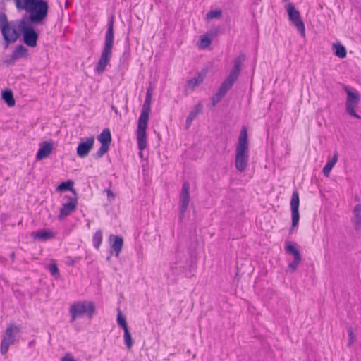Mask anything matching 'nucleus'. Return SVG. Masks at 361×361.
I'll list each match as a JSON object with an SVG mask.
<instances>
[{
    "label": "nucleus",
    "instance_id": "nucleus-1",
    "mask_svg": "<svg viewBox=\"0 0 361 361\" xmlns=\"http://www.w3.org/2000/svg\"><path fill=\"white\" fill-rule=\"evenodd\" d=\"M246 56L244 54H240L233 61V66L231 68L228 75L221 84L216 94L211 98L212 106H215L226 94L228 91L231 90L237 81L242 69L243 62L245 61Z\"/></svg>",
    "mask_w": 361,
    "mask_h": 361
},
{
    "label": "nucleus",
    "instance_id": "nucleus-2",
    "mask_svg": "<svg viewBox=\"0 0 361 361\" xmlns=\"http://www.w3.org/2000/svg\"><path fill=\"white\" fill-rule=\"evenodd\" d=\"M23 9L29 13V21L32 24H40L48 16L49 0H25Z\"/></svg>",
    "mask_w": 361,
    "mask_h": 361
},
{
    "label": "nucleus",
    "instance_id": "nucleus-3",
    "mask_svg": "<svg viewBox=\"0 0 361 361\" xmlns=\"http://www.w3.org/2000/svg\"><path fill=\"white\" fill-rule=\"evenodd\" d=\"M107 27V30L105 35L104 46L101 56L95 67V71L98 73H102L105 71L106 66L110 63L112 56V49L114 40V16H111L109 19Z\"/></svg>",
    "mask_w": 361,
    "mask_h": 361
},
{
    "label": "nucleus",
    "instance_id": "nucleus-4",
    "mask_svg": "<svg viewBox=\"0 0 361 361\" xmlns=\"http://www.w3.org/2000/svg\"><path fill=\"white\" fill-rule=\"evenodd\" d=\"M249 161V143L247 129L243 126L238 140L235 149V166L240 172H244Z\"/></svg>",
    "mask_w": 361,
    "mask_h": 361
},
{
    "label": "nucleus",
    "instance_id": "nucleus-5",
    "mask_svg": "<svg viewBox=\"0 0 361 361\" xmlns=\"http://www.w3.org/2000/svg\"><path fill=\"white\" fill-rule=\"evenodd\" d=\"M95 305L92 301H78L73 302L69 307L70 322L73 323L78 318L87 316L91 319L95 314Z\"/></svg>",
    "mask_w": 361,
    "mask_h": 361
},
{
    "label": "nucleus",
    "instance_id": "nucleus-6",
    "mask_svg": "<svg viewBox=\"0 0 361 361\" xmlns=\"http://www.w3.org/2000/svg\"><path fill=\"white\" fill-rule=\"evenodd\" d=\"M149 113L150 112L141 111V114L138 119L137 129V142L138 149L140 151L144 150L147 147L146 129L148 125Z\"/></svg>",
    "mask_w": 361,
    "mask_h": 361
},
{
    "label": "nucleus",
    "instance_id": "nucleus-7",
    "mask_svg": "<svg viewBox=\"0 0 361 361\" xmlns=\"http://www.w3.org/2000/svg\"><path fill=\"white\" fill-rule=\"evenodd\" d=\"M342 87L343 90L347 94V99L345 103L347 113L355 118H361V116L358 115L355 111V108L358 105L360 99L357 91L355 89L353 90L348 85L345 84H343Z\"/></svg>",
    "mask_w": 361,
    "mask_h": 361
},
{
    "label": "nucleus",
    "instance_id": "nucleus-8",
    "mask_svg": "<svg viewBox=\"0 0 361 361\" xmlns=\"http://www.w3.org/2000/svg\"><path fill=\"white\" fill-rule=\"evenodd\" d=\"M19 27L23 34V42L30 47H35L37 45L39 35L32 23L22 20Z\"/></svg>",
    "mask_w": 361,
    "mask_h": 361
},
{
    "label": "nucleus",
    "instance_id": "nucleus-9",
    "mask_svg": "<svg viewBox=\"0 0 361 361\" xmlns=\"http://www.w3.org/2000/svg\"><path fill=\"white\" fill-rule=\"evenodd\" d=\"M20 329L16 325L9 324L6 330V335L1 342L0 351L5 355L8 351L9 346L14 343L16 334L20 332Z\"/></svg>",
    "mask_w": 361,
    "mask_h": 361
},
{
    "label": "nucleus",
    "instance_id": "nucleus-10",
    "mask_svg": "<svg viewBox=\"0 0 361 361\" xmlns=\"http://www.w3.org/2000/svg\"><path fill=\"white\" fill-rule=\"evenodd\" d=\"M287 12L288 14L289 20L295 25L297 30L300 32L302 36L305 35V27L303 21L301 19L300 12L295 8L293 4L290 3L287 7Z\"/></svg>",
    "mask_w": 361,
    "mask_h": 361
},
{
    "label": "nucleus",
    "instance_id": "nucleus-11",
    "mask_svg": "<svg viewBox=\"0 0 361 361\" xmlns=\"http://www.w3.org/2000/svg\"><path fill=\"white\" fill-rule=\"evenodd\" d=\"M190 183L188 181H185L183 183L182 189L180 195V216H179V221H182L185 213L186 212L189 202H190Z\"/></svg>",
    "mask_w": 361,
    "mask_h": 361
},
{
    "label": "nucleus",
    "instance_id": "nucleus-12",
    "mask_svg": "<svg viewBox=\"0 0 361 361\" xmlns=\"http://www.w3.org/2000/svg\"><path fill=\"white\" fill-rule=\"evenodd\" d=\"M300 197L299 193L297 190L293 191L290 200V209L292 217V228L290 229V233L294 227H296L300 220L299 213Z\"/></svg>",
    "mask_w": 361,
    "mask_h": 361
},
{
    "label": "nucleus",
    "instance_id": "nucleus-13",
    "mask_svg": "<svg viewBox=\"0 0 361 361\" xmlns=\"http://www.w3.org/2000/svg\"><path fill=\"white\" fill-rule=\"evenodd\" d=\"M68 199L67 202L62 204L58 216L59 220H63L66 217L73 212L77 207L78 200L76 197H66Z\"/></svg>",
    "mask_w": 361,
    "mask_h": 361
},
{
    "label": "nucleus",
    "instance_id": "nucleus-14",
    "mask_svg": "<svg viewBox=\"0 0 361 361\" xmlns=\"http://www.w3.org/2000/svg\"><path fill=\"white\" fill-rule=\"evenodd\" d=\"M186 257L180 252H176V260L171 263V270L173 274L179 276L185 274L186 270Z\"/></svg>",
    "mask_w": 361,
    "mask_h": 361
},
{
    "label": "nucleus",
    "instance_id": "nucleus-15",
    "mask_svg": "<svg viewBox=\"0 0 361 361\" xmlns=\"http://www.w3.org/2000/svg\"><path fill=\"white\" fill-rule=\"evenodd\" d=\"M94 143L93 136L87 137L85 141H81L77 147V155L80 158L86 157L93 148Z\"/></svg>",
    "mask_w": 361,
    "mask_h": 361
},
{
    "label": "nucleus",
    "instance_id": "nucleus-16",
    "mask_svg": "<svg viewBox=\"0 0 361 361\" xmlns=\"http://www.w3.org/2000/svg\"><path fill=\"white\" fill-rule=\"evenodd\" d=\"M206 73L207 71H204V73L202 71L201 73H199L197 75L188 80L184 89L185 94H188L189 90L193 91L196 87L202 84L204 81Z\"/></svg>",
    "mask_w": 361,
    "mask_h": 361
},
{
    "label": "nucleus",
    "instance_id": "nucleus-17",
    "mask_svg": "<svg viewBox=\"0 0 361 361\" xmlns=\"http://www.w3.org/2000/svg\"><path fill=\"white\" fill-rule=\"evenodd\" d=\"M53 151V143L45 141L40 144V147L36 154L37 160H42L49 156Z\"/></svg>",
    "mask_w": 361,
    "mask_h": 361
},
{
    "label": "nucleus",
    "instance_id": "nucleus-18",
    "mask_svg": "<svg viewBox=\"0 0 361 361\" xmlns=\"http://www.w3.org/2000/svg\"><path fill=\"white\" fill-rule=\"evenodd\" d=\"M109 241L112 242L111 248L115 252V255L118 257L120 255L122 247L123 246V238L118 235H111L109 236Z\"/></svg>",
    "mask_w": 361,
    "mask_h": 361
},
{
    "label": "nucleus",
    "instance_id": "nucleus-19",
    "mask_svg": "<svg viewBox=\"0 0 361 361\" xmlns=\"http://www.w3.org/2000/svg\"><path fill=\"white\" fill-rule=\"evenodd\" d=\"M6 37H3L5 42L4 48L6 49L11 43L15 42L19 37V33L15 27H13L8 24V29L6 31Z\"/></svg>",
    "mask_w": 361,
    "mask_h": 361
},
{
    "label": "nucleus",
    "instance_id": "nucleus-20",
    "mask_svg": "<svg viewBox=\"0 0 361 361\" xmlns=\"http://www.w3.org/2000/svg\"><path fill=\"white\" fill-rule=\"evenodd\" d=\"M32 236L35 240L46 241L54 238V234L51 231L40 230L37 232H33Z\"/></svg>",
    "mask_w": 361,
    "mask_h": 361
},
{
    "label": "nucleus",
    "instance_id": "nucleus-21",
    "mask_svg": "<svg viewBox=\"0 0 361 361\" xmlns=\"http://www.w3.org/2000/svg\"><path fill=\"white\" fill-rule=\"evenodd\" d=\"M202 111V105L197 104L195 108L189 113L185 122V129H189L193 120L197 116V115Z\"/></svg>",
    "mask_w": 361,
    "mask_h": 361
},
{
    "label": "nucleus",
    "instance_id": "nucleus-22",
    "mask_svg": "<svg viewBox=\"0 0 361 361\" xmlns=\"http://www.w3.org/2000/svg\"><path fill=\"white\" fill-rule=\"evenodd\" d=\"M97 140L101 145L110 146L111 142V135L109 128H104L102 132L97 136Z\"/></svg>",
    "mask_w": 361,
    "mask_h": 361
},
{
    "label": "nucleus",
    "instance_id": "nucleus-23",
    "mask_svg": "<svg viewBox=\"0 0 361 361\" xmlns=\"http://www.w3.org/2000/svg\"><path fill=\"white\" fill-rule=\"evenodd\" d=\"M1 97L4 102L10 107L15 105V99L13 92L9 89H6L1 92Z\"/></svg>",
    "mask_w": 361,
    "mask_h": 361
},
{
    "label": "nucleus",
    "instance_id": "nucleus-24",
    "mask_svg": "<svg viewBox=\"0 0 361 361\" xmlns=\"http://www.w3.org/2000/svg\"><path fill=\"white\" fill-rule=\"evenodd\" d=\"M285 250L288 254L292 255L294 259H302L300 250L291 242H286Z\"/></svg>",
    "mask_w": 361,
    "mask_h": 361
},
{
    "label": "nucleus",
    "instance_id": "nucleus-25",
    "mask_svg": "<svg viewBox=\"0 0 361 361\" xmlns=\"http://www.w3.org/2000/svg\"><path fill=\"white\" fill-rule=\"evenodd\" d=\"M354 226L355 230H360L361 228V205L357 204L354 207Z\"/></svg>",
    "mask_w": 361,
    "mask_h": 361
},
{
    "label": "nucleus",
    "instance_id": "nucleus-26",
    "mask_svg": "<svg viewBox=\"0 0 361 361\" xmlns=\"http://www.w3.org/2000/svg\"><path fill=\"white\" fill-rule=\"evenodd\" d=\"M338 161V155L335 154L333 157L327 161L326 165L324 166L322 169V172L326 177H328L330 174V172L334 165L336 164Z\"/></svg>",
    "mask_w": 361,
    "mask_h": 361
},
{
    "label": "nucleus",
    "instance_id": "nucleus-27",
    "mask_svg": "<svg viewBox=\"0 0 361 361\" xmlns=\"http://www.w3.org/2000/svg\"><path fill=\"white\" fill-rule=\"evenodd\" d=\"M334 54L338 58L343 59L347 55L345 47L340 43L333 44L332 46Z\"/></svg>",
    "mask_w": 361,
    "mask_h": 361
},
{
    "label": "nucleus",
    "instance_id": "nucleus-28",
    "mask_svg": "<svg viewBox=\"0 0 361 361\" xmlns=\"http://www.w3.org/2000/svg\"><path fill=\"white\" fill-rule=\"evenodd\" d=\"M8 21L7 18V16L5 13L1 12L0 13V27L1 30V33L3 35V37H6V31L8 29Z\"/></svg>",
    "mask_w": 361,
    "mask_h": 361
},
{
    "label": "nucleus",
    "instance_id": "nucleus-29",
    "mask_svg": "<svg viewBox=\"0 0 361 361\" xmlns=\"http://www.w3.org/2000/svg\"><path fill=\"white\" fill-rule=\"evenodd\" d=\"M152 97V90L151 87H148L146 92L145 100L142 105V111H151V102Z\"/></svg>",
    "mask_w": 361,
    "mask_h": 361
},
{
    "label": "nucleus",
    "instance_id": "nucleus-30",
    "mask_svg": "<svg viewBox=\"0 0 361 361\" xmlns=\"http://www.w3.org/2000/svg\"><path fill=\"white\" fill-rule=\"evenodd\" d=\"M74 183L71 180H68L66 181L62 182L58 187L56 190L60 192L63 191H72L75 195H76L75 190L73 188Z\"/></svg>",
    "mask_w": 361,
    "mask_h": 361
},
{
    "label": "nucleus",
    "instance_id": "nucleus-31",
    "mask_svg": "<svg viewBox=\"0 0 361 361\" xmlns=\"http://www.w3.org/2000/svg\"><path fill=\"white\" fill-rule=\"evenodd\" d=\"M13 54L18 59L20 58H25L28 56V50L23 45L20 44L16 47Z\"/></svg>",
    "mask_w": 361,
    "mask_h": 361
},
{
    "label": "nucleus",
    "instance_id": "nucleus-32",
    "mask_svg": "<svg viewBox=\"0 0 361 361\" xmlns=\"http://www.w3.org/2000/svg\"><path fill=\"white\" fill-rule=\"evenodd\" d=\"M103 240V234L102 231L101 230L97 231L92 238L93 241V245L95 247V249L99 250Z\"/></svg>",
    "mask_w": 361,
    "mask_h": 361
},
{
    "label": "nucleus",
    "instance_id": "nucleus-33",
    "mask_svg": "<svg viewBox=\"0 0 361 361\" xmlns=\"http://www.w3.org/2000/svg\"><path fill=\"white\" fill-rule=\"evenodd\" d=\"M123 339L128 349H131L133 345V340L128 329H124Z\"/></svg>",
    "mask_w": 361,
    "mask_h": 361
},
{
    "label": "nucleus",
    "instance_id": "nucleus-34",
    "mask_svg": "<svg viewBox=\"0 0 361 361\" xmlns=\"http://www.w3.org/2000/svg\"><path fill=\"white\" fill-rule=\"evenodd\" d=\"M117 323L124 330L128 329L125 317L122 314L121 310H118Z\"/></svg>",
    "mask_w": 361,
    "mask_h": 361
},
{
    "label": "nucleus",
    "instance_id": "nucleus-35",
    "mask_svg": "<svg viewBox=\"0 0 361 361\" xmlns=\"http://www.w3.org/2000/svg\"><path fill=\"white\" fill-rule=\"evenodd\" d=\"M222 16V11L220 9L211 10L206 14L207 20L219 18Z\"/></svg>",
    "mask_w": 361,
    "mask_h": 361
},
{
    "label": "nucleus",
    "instance_id": "nucleus-36",
    "mask_svg": "<svg viewBox=\"0 0 361 361\" xmlns=\"http://www.w3.org/2000/svg\"><path fill=\"white\" fill-rule=\"evenodd\" d=\"M110 146L105 145H101V147L97 151V152L94 154V157L95 159H99L101 157L104 156V154H106L109 149Z\"/></svg>",
    "mask_w": 361,
    "mask_h": 361
},
{
    "label": "nucleus",
    "instance_id": "nucleus-37",
    "mask_svg": "<svg viewBox=\"0 0 361 361\" xmlns=\"http://www.w3.org/2000/svg\"><path fill=\"white\" fill-rule=\"evenodd\" d=\"M301 262L302 259H293V261L288 264L287 271L295 272Z\"/></svg>",
    "mask_w": 361,
    "mask_h": 361
},
{
    "label": "nucleus",
    "instance_id": "nucleus-38",
    "mask_svg": "<svg viewBox=\"0 0 361 361\" xmlns=\"http://www.w3.org/2000/svg\"><path fill=\"white\" fill-rule=\"evenodd\" d=\"M212 43V39L209 38L207 35L200 37V47L205 49L208 47Z\"/></svg>",
    "mask_w": 361,
    "mask_h": 361
},
{
    "label": "nucleus",
    "instance_id": "nucleus-39",
    "mask_svg": "<svg viewBox=\"0 0 361 361\" xmlns=\"http://www.w3.org/2000/svg\"><path fill=\"white\" fill-rule=\"evenodd\" d=\"M347 331H348V346H351V345H353V344L354 343L355 340V334L353 333V327H351V326L348 327V329H347Z\"/></svg>",
    "mask_w": 361,
    "mask_h": 361
},
{
    "label": "nucleus",
    "instance_id": "nucleus-40",
    "mask_svg": "<svg viewBox=\"0 0 361 361\" xmlns=\"http://www.w3.org/2000/svg\"><path fill=\"white\" fill-rule=\"evenodd\" d=\"M49 271L53 276H59V271L56 264H51L49 265Z\"/></svg>",
    "mask_w": 361,
    "mask_h": 361
},
{
    "label": "nucleus",
    "instance_id": "nucleus-41",
    "mask_svg": "<svg viewBox=\"0 0 361 361\" xmlns=\"http://www.w3.org/2000/svg\"><path fill=\"white\" fill-rule=\"evenodd\" d=\"M18 59L12 53L11 55L7 56L4 60V63L7 65H13Z\"/></svg>",
    "mask_w": 361,
    "mask_h": 361
},
{
    "label": "nucleus",
    "instance_id": "nucleus-42",
    "mask_svg": "<svg viewBox=\"0 0 361 361\" xmlns=\"http://www.w3.org/2000/svg\"><path fill=\"white\" fill-rule=\"evenodd\" d=\"M104 192L106 193L107 199L110 202L115 199L114 193L109 188L104 189Z\"/></svg>",
    "mask_w": 361,
    "mask_h": 361
},
{
    "label": "nucleus",
    "instance_id": "nucleus-43",
    "mask_svg": "<svg viewBox=\"0 0 361 361\" xmlns=\"http://www.w3.org/2000/svg\"><path fill=\"white\" fill-rule=\"evenodd\" d=\"M16 5L18 8L23 9V6L25 4V0H15Z\"/></svg>",
    "mask_w": 361,
    "mask_h": 361
},
{
    "label": "nucleus",
    "instance_id": "nucleus-44",
    "mask_svg": "<svg viewBox=\"0 0 361 361\" xmlns=\"http://www.w3.org/2000/svg\"><path fill=\"white\" fill-rule=\"evenodd\" d=\"M62 361H75L74 359L71 357H64L63 359H62Z\"/></svg>",
    "mask_w": 361,
    "mask_h": 361
},
{
    "label": "nucleus",
    "instance_id": "nucleus-45",
    "mask_svg": "<svg viewBox=\"0 0 361 361\" xmlns=\"http://www.w3.org/2000/svg\"><path fill=\"white\" fill-rule=\"evenodd\" d=\"M111 109L115 112V114H118V111L116 106H111Z\"/></svg>",
    "mask_w": 361,
    "mask_h": 361
},
{
    "label": "nucleus",
    "instance_id": "nucleus-46",
    "mask_svg": "<svg viewBox=\"0 0 361 361\" xmlns=\"http://www.w3.org/2000/svg\"><path fill=\"white\" fill-rule=\"evenodd\" d=\"M10 257H11V260H12V262H13V261L15 260V252H13L11 254Z\"/></svg>",
    "mask_w": 361,
    "mask_h": 361
},
{
    "label": "nucleus",
    "instance_id": "nucleus-47",
    "mask_svg": "<svg viewBox=\"0 0 361 361\" xmlns=\"http://www.w3.org/2000/svg\"><path fill=\"white\" fill-rule=\"evenodd\" d=\"M35 343V341H31L30 343H29V346L31 347Z\"/></svg>",
    "mask_w": 361,
    "mask_h": 361
},
{
    "label": "nucleus",
    "instance_id": "nucleus-48",
    "mask_svg": "<svg viewBox=\"0 0 361 361\" xmlns=\"http://www.w3.org/2000/svg\"><path fill=\"white\" fill-rule=\"evenodd\" d=\"M140 157H142V152H140Z\"/></svg>",
    "mask_w": 361,
    "mask_h": 361
}]
</instances>
